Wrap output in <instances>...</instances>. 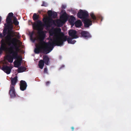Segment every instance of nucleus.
<instances>
[{
	"label": "nucleus",
	"instance_id": "nucleus-1",
	"mask_svg": "<svg viewBox=\"0 0 131 131\" xmlns=\"http://www.w3.org/2000/svg\"><path fill=\"white\" fill-rule=\"evenodd\" d=\"M44 23L43 24L41 21L38 20L37 23H35L33 25V27L35 29H37L38 31L39 35L38 39L40 41V43L41 45H44V47H42L41 49L42 52L45 54L49 53L52 51L54 46H59L62 43H59L57 39L56 38L55 35H53V39H50L51 41H49L48 42H46L44 41L46 35L42 30L43 27L45 26L47 28H50L53 24H55V21L52 18L50 17H44L42 19Z\"/></svg>",
	"mask_w": 131,
	"mask_h": 131
},
{
	"label": "nucleus",
	"instance_id": "nucleus-2",
	"mask_svg": "<svg viewBox=\"0 0 131 131\" xmlns=\"http://www.w3.org/2000/svg\"><path fill=\"white\" fill-rule=\"evenodd\" d=\"M49 34L51 36H53L55 35L56 38L57 39L58 42L62 43L60 46H62L64 43V42L67 40L69 43L73 44L76 42L75 40L72 41V38L70 37L67 38L66 36L64 35V34L61 32V29L60 28H56L51 29L50 31Z\"/></svg>",
	"mask_w": 131,
	"mask_h": 131
},
{
	"label": "nucleus",
	"instance_id": "nucleus-3",
	"mask_svg": "<svg viewBox=\"0 0 131 131\" xmlns=\"http://www.w3.org/2000/svg\"><path fill=\"white\" fill-rule=\"evenodd\" d=\"M8 51L9 55L15 59L19 58L21 57L18 55L19 48L17 45L11 46Z\"/></svg>",
	"mask_w": 131,
	"mask_h": 131
},
{
	"label": "nucleus",
	"instance_id": "nucleus-4",
	"mask_svg": "<svg viewBox=\"0 0 131 131\" xmlns=\"http://www.w3.org/2000/svg\"><path fill=\"white\" fill-rule=\"evenodd\" d=\"M15 36V33L12 32V34H8L6 38V42L8 46H15L17 45L16 43L17 39L15 38H12Z\"/></svg>",
	"mask_w": 131,
	"mask_h": 131
},
{
	"label": "nucleus",
	"instance_id": "nucleus-5",
	"mask_svg": "<svg viewBox=\"0 0 131 131\" xmlns=\"http://www.w3.org/2000/svg\"><path fill=\"white\" fill-rule=\"evenodd\" d=\"M77 16L78 18L84 19L88 17L89 14L87 11L81 9L78 13Z\"/></svg>",
	"mask_w": 131,
	"mask_h": 131
},
{
	"label": "nucleus",
	"instance_id": "nucleus-6",
	"mask_svg": "<svg viewBox=\"0 0 131 131\" xmlns=\"http://www.w3.org/2000/svg\"><path fill=\"white\" fill-rule=\"evenodd\" d=\"M60 20H59L60 23L64 24L68 20V17L66 12H64L60 17Z\"/></svg>",
	"mask_w": 131,
	"mask_h": 131
},
{
	"label": "nucleus",
	"instance_id": "nucleus-7",
	"mask_svg": "<svg viewBox=\"0 0 131 131\" xmlns=\"http://www.w3.org/2000/svg\"><path fill=\"white\" fill-rule=\"evenodd\" d=\"M90 15L93 20L92 21L93 22H95L99 19H101V21L102 20L103 18L101 15H97L96 16L94 13L92 12L90 13Z\"/></svg>",
	"mask_w": 131,
	"mask_h": 131
},
{
	"label": "nucleus",
	"instance_id": "nucleus-8",
	"mask_svg": "<svg viewBox=\"0 0 131 131\" xmlns=\"http://www.w3.org/2000/svg\"><path fill=\"white\" fill-rule=\"evenodd\" d=\"M83 21L85 27H88L92 25V21L90 19L86 18L83 19Z\"/></svg>",
	"mask_w": 131,
	"mask_h": 131
},
{
	"label": "nucleus",
	"instance_id": "nucleus-9",
	"mask_svg": "<svg viewBox=\"0 0 131 131\" xmlns=\"http://www.w3.org/2000/svg\"><path fill=\"white\" fill-rule=\"evenodd\" d=\"M81 36L84 38L86 39L91 38V36L89 32L87 31H82L80 33Z\"/></svg>",
	"mask_w": 131,
	"mask_h": 131
},
{
	"label": "nucleus",
	"instance_id": "nucleus-10",
	"mask_svg": "<svg viewBox=\"0 0 131 131\" xmlns=\"http://www.w3.org/2000/svg\"><path fill=\"white\" fill-rule=\"evenodd\" d=\"M68 34L73 39H75L78 38L77 35V32L74 30H69Z\"/></svg>",
	"mask_w": 131,
	"mask_h": 131
},
{
	"label": "nucleus",
	"instance_id": "nucleus-11",
	"mask_svg": "<svg viewBox=\"0 0 131 131\" xmlns=\"http://www.w3.org/2000/svg\"><path fill=\"white\" fill-rule=\"evenodd\" d=\"M9 93L11 98H14L16 97V92L14 86H11V87H10Z\"/></svg>",
	"mask_w": 131,
	"mask_h": 131
},
{
	"label": "nucleus",
	"instance_id": "nucleus-12",
	"mask_svg": "<svg viewBox=\"0 0 131 131\" xmlns=\"http://www.w3.org/2000/svg\"><path fill=\"white\" fill-rule=\"evenodd\" d=\"M20 90L24 91L26 89L27 87V83L26 82L23 80H21L20 81Z\"/></svg>",
	"mask_w": 131,
	"mask_h": 131
},
{
	"label": "nucleus",
	"instance_id": "nucleus-13",
	"mask_svg": "<svg viewBox=\"0 0 131 131\" xmlns=\"http://www.w3.org/2000/svg\"><path fill=\"white\" fill-rule=\"evenodd\" d=\"M12 69V68H10L7 66H4L2 68V70L7 74L10 73Z\"/></svg>",
	"mask_w": 131,
	"mask_h": 131
},
{
	"label": "nucleus",
	"instance_id": "nucleus-14",
	"mask_svg": "<svg viewBox=\"0 0 131 131\" xmlns=\"http://www.w3.org/2000/svg\"><path fill=\"white\" fill-rule=\"evenodd\" d=\"M17 60L15 61L14 62V67H18L21 65V62L22 59L21 57L18 59H17Z\"/></svg>",
	"mask_w": 131,
	"mask_h": 131
},
{
	"label": "nucleus",
	"instance_id": "nucleus-15",
	"mask_svg": "<svg viewBox=\"0 0 131 131\" xmlns=\"http://www.w3.org/2000/svg\"><path fill=\"white\" fill-rule=\"evenodd\" d=\"M47 13L49 16L53 18H56L57 15V14L56 12L54 11L52 12L51 10H48Z\"/></svg>",
	"mask_w": 131,
	"mask_h": 131
},
{
	"label": "nucleus",
	"instance_id": "nucleus-16",
	"mask_svg": "<svg viewBox=\"0 0 131 131\" xmlns=\"http://www.w3.org/2000/svg\"><path fill=\"white\" fill-rule=\"evenodd\" d=\"M39 18V16L38 15H37L36 13H34L33 14V15L32 16V19L34 21H35L36 20H37L36 22H35L34 23L32 24V27L35 30H38L37 29H35L34 28V27H33V25L35 23H37V21L40 20H38V19ZM40 21H41L40 20Z\"/></svg>",
	"mask_w": 131,
	"mask_h": 131
},
{
	"label": "nucleus",
	"instance_id": "nucleus-17",
	"mask_svg": "<svg viewBox=\"0 0 131 131\" xmlns=\"http://www.w3.org/2000/svg\"><path fill=\"white\" fill-rule=\"evenodd\" d=\"M17 76H15L13 78L11 79V84L10 85V87L11 86H14V87L16 83L17 82Z\"/></svg>",
	"mask_w": 131,
	"mask_h": 131
},
{
	"label": "nucleus",
	"instance_id": "nucleus-18",
	"mask_svg": "<svg viewBox=\"0 0 131 131\" xmlns=\"http://www.w3.org/2000/svg\"><path fill=\"white\" fill-rule=\"evenodd\" d=\"M13 13H9L6 18V22H12V18L13 17Z\"/></svg>",
	"mask_w": 131,
	"mask_h": 131
},
{
	"label": "nucleus",
	"instance_id": "nucleus-19",
	"mask_svg": "<svg viewBox=\"0 0 131 131\" xmlns=\"http://www.w3.org/2000/svg\"><path fill=\"white\" fill-rule=\"evenodd\" d=\"M6 49V45L4 41L2 42L1 45V47L0 49V54L1 53L3 50H5Z\"/></svg>",
	"mask_w": 131,
	"mask_h": 131
},
{
	"label": "nucleus",
	"instance_id": "nucleus-20",
	"mask_svg": "<svg viewBox=\"0 0 131 131\" xmlns=\"http://www.w3.org/2000/svg\"><path fill=\"white\" fill-rule=\"evenodd\" d=\"M43 60L44 61L45 64L47 65H48V62L49 59L48 56L47 55L43 56Z\"/></svg>",
	"mask_w": 131,
	"mask_h": 131
},
{
	"label": "nucleus",
	"instance_id": "nucleus-21",
	"mask_svg": "<svg viewBox=\"0 0 131 131\" xmlns=\"http://www.w3.org/2000/svg\"><path fill=\"white\" fill-rule=\"evenodd\" d=\"M27 69L26 68L24 67L21 66L18 68V73H21L25 71Z\"/></svg>",
	"mask_w": 131,
	"mask_h": 131
},
{
	"label": "nucleus",
	"instance_id": "nucleus-22",
	"mask_svg": "<svg viewBox=\"0 0 131 131\" xmlns=\"http://www.w3.org/2000/svg\"><path fill=\"white\" fill-rule=\"evenodd\" d=\"M44 61L43 60H41L39 62L38 66L41 69H42L44 65Z\"/></svg>",
	"mask_w": 131,
	"mask_h": 131
},
{
	"label": "nucleus",
	"instance_id": "nucleus-23",
	"mask_svg": "<svg viewBox=\"0 0 131 131\" xmlns=\"http://www.w3.org/2000/svg\"><path fill=\"white\" fill-rule=\"evenodd\" d=\"M75 24L76 27H80L82 25V22L80 20H78L75 22Z\"/></svg>",
	"mask_w": 131,
	"mask_h": 131
},
{
	"label": "nucleus",
	"instance_id": "nucleus-24",
	"mask_svg": "<svg viewBox=\"0 0 131 131\" xmlns=\"http://www.w3.org/2000/svg\"><path fill=\"white\" fill-rule=\"evenodd\" d=\"M42 46H39L38 47H37L35 49L34 52L38 54L39 53L41 49Z\"/></svg>",
	"mask_w": 131,
	"mask_h": 131
},
{
	"label": "nucleus",
	"instance_id": "nucleus-25",
	"mask_svg": "<svg viewBox=\"0 0 131 131\" xmlns=\"http://www.w3.org/2000/svg\"><path fill=\"white\" fill-rule=\"evenodd\" d=\"M75 19V18L73 16H71L70 17L69 21L71 24H73Z\"/></svg>",
	"mask_w": 131,
	"mask_h": 131
},
{
	"label": "nucleus",
	"instance_id": "nucleus-26",
	"mask_svg": "<svg viewBox=\"0 0 131 131\" xmlns=\"http://www.w3.org/2000/svg\"><path fill=\"white\" fill-rule=\"evenodd\" d=\"M13 22L14 24L16 26H17L19 24V22L17 21V18L15 17H14V18Z\"/></svg>",
	"mask_w": 131,
	"mask_h": 131
},
{
	"label": "nucleus",
	"instance_id": "nucleus-27",
	"mask_svg": "<svg viewBox=\"0 0 131 131\" xmlns=\"http://www.w3.org/2000/svg\"><path fill=\"white\" fill-rule=\"evenodd\" d=\"M13 59L14 58L9 55L8 56V60L9 62L11 63H12L13 62Z\"/></svg>",
	"mask_w": 131,
	"mask_h": 131
},
{
	"label": "nucleus",
	"instance_id": "nucleus-28",
	"mask_svg": "<svg viewBox=\"0 0 131 131\" xmlns=\"http://www.w3.org/2000/svg\"><path fill=\"white\" fill-rule=\"evenodd\" d=\"M7 23H5L4 24L5 27L4 28H7L9 27V26L10 25V24L12 23V22H6Z\"/></svg>",
	"mask_w": 131,
	"mask_h": 131
},
{
	"label": "nucleus",
	"instance_id": "nucleus-29",
	"mask_svg": "<svg viewBox=\"0 0 131 131\" xmlns=\"http://www.w3.org/2000/svg\"><path fill=\"white\" fill-rule=\"evenodd\" d=\"M7 28H4L3 31V33L4 36H5L7 34Z\"/></svg>",
	"mask_w": 131,
	"mask_h": 131
},
{
	"label": "nucleus",
	"instance_id": "nucleus-30",
	"mask_svg": "<svg viewBox=\"0 0 131 131\" xmlns=\"http://www.w3.org/2000/svg\"><path fill=\"white\" fill-rule=\"evenodd\" d=\"M33 32L30 35V40H32L33 42H34L35 40V39H34L33 38Z\"/></svg>",
	"mask_w": 131,
	"mask_h": 131
},
{
	"label": "nucleus",
	"instance_id": "nucleus-31",
	"mask_svg": "<svg viewBox=\"0 0 131 131\" xmlns=\"http://www.w3.org/2000/svg\"><path fill=\"white\" fill-rule=\"evenodd\" d=\"M47 6V4L46 3H45L44 2H43L42 4L41 5L42 6H44L46 7Z\"/></svg>",
	"mask_w": 131,
	"mask_h": 131
},
{
	"label": "nucleus",
	"instance_id": "nucleus-32",
	"mask_svg": "<svg viewBox=\"0 0 131 131\" xmlns=\"http://www.w3.org/2000/svg\"><path fill=\"white\" fill-rule=\"evenodd\" d=\"M44 72L45 73H47V68H44Z\"/></svg>",
	"mask_w": 131,
	"mask_h": 131
},
{
	"label": "nucleus",
	"instance_id": "nucleus-33",
	"mask_svg": "<svg viewBox=\"0 0 131 131\" xmlns=\"http://www.w3.org/2000/svg\"><path fill=\"white\" fill-rule=\"evenodd\" d=\"M66 6L65 5H63L62 7V9H65L66 8Z\"/></svg>",
	"mask_w": 131,
	"mask_h": 131
},
{
	"label": "nucleus",
	"instance_id": "nucleus-34",
	"mask_svg": "<svg viewBox=\"0 0 131 131\" xmlns=\"http://www.w3.org/2000/svg\"><path fill=\"white\" fill-rule=\"evenodd\" d=\"M50 84V82L49 81H47L46 82V84L47 85H48Z\"/></svg>",
	"mask_w": 131,
	"mask_h": 131
},
{
	"label": "nucleus",
	"instance_id": "nucleus-35",
	"mask_svg": "<svg viewBox=\"0 0 131 131\" xmlns=\"http://www.w3.org/2000/svg\"><path fill=\"white\" fill-rule=\"evenodd\" d=\"M64 67V65H62V66H61V67L60 68V69H62V68H63Z\"/></svg>",
	"mask_w": 131,
	"mask_h": 131
},
{
	"label": "nucleus",
	"instance_id": "nucleus-36",
	"mask_svg": "<svg viewBox=\"0 0 131 131\" xmlns=\"http://www.w3.org/2000/svg\"><path fill=\"white\" fill-rule=\"evenodd\" d=\"M71 128L72 129V131H73L74 130V127H71Z\"/></svg>",
	"mask_w": 131,
	"mask_h": 131
},
{
	"label": "nucleus",
	"instance_id": "nucleus-37",
	"mask_svg": "<svg viewBox=\"0 0 131 131\" xmlns=\"http://www.w3.org/2000/svg\"><path fill=\"white\" fill-rule=\"evenodd\" d=\"M3 37V35L2 34H0V37Z\"/></svg>",
	"mask_w": 131,
	"mask_h": 131
},
{
	"label": "nucleus",
	"instance_id": "nucleus-38",
	"mask_svg": "<svg viewBox=\"0 0 131 131\" xmlns=\"http://www.w3.org/2000/svg\"><path fill=\"white\" fill-rule=\"evenodd\" d=\"M11 26H12V27H11V29L12 30V29L13 28V26L12 25H11Z\"/></svg>",
	"mask_w": 131,
	"mask_h": 131
}]
</instances>
